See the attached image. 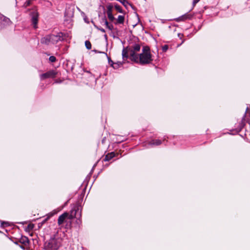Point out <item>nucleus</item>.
Returning <instances> with one entry per match:
<instances>
[{
    "instance_id": "obj_17",
    "label": "nucleus",
    "mask_w": 250,
    "mask_h": 250,
    "mask_svg": "<svg viewBox=\"0 0 250 250\" xmlns=\"http://www.w3.org/2000/svg\"><path fill=\"white\" fill-rule=\"evenodd\" d=\"M62 208H57L53 210L52 212L48 213V217L47 219H48L49 217H51L53 216L54 215L57 214L59 211H60Z\"/></svg>"
},
{
    "instance_id": "obj_18",
    "label": "nucleus",
    "mask_w": 250,
    "mask_h": 250,
    "mask_svg": "<svg viewBox=\"0 0 250 250\" xmlns=\"http://www.w3.org/2000/svg\"><path fill=\"white\" fill-rule=\"evenodd\" d=\"M127 52H128V50H127V49H126V48L123 49V50L122 51V56H123V59H127V58H128Z\"/></svg>"
},
{
    "instance_id": "obj_37",
    "label": "nucleus",
    "mask_w": 250,
    "mask_h": 250,
    "mask_svg": "<svg viewBox=\"0 0 250 250\" xmlns=\"http://www.w3.org/2000/svg\"><path fill=\"white\" fill-rule=\"evenodd\" d=\"M69 14L68 13V12H65L64 15L65 16H68Z\"/></svg>"
},
{
    "instance_id": "obj_35",
    "label": "nucleus",
    "mask_w": 250,
    "mask_h": 250,
    "mask_svg": "<svg viewBox=\"0 0 250 250\" xmlns=\"http://www.w3.org/2000/svg\"><path fill=\"white\" fill-rule=\"evenodd\" d=\"M76 223H77V224H81V221L80 219H78V220L76 221Z\"/></svg>"
},
{
    "instance_id": "obj_12",
    "label": "nucleus",
    "mask_w": 250,
    "mask_h": 250,
    "mask_svg": "<svg viewBox=\"0 0 250 250\" xmlns=\"http://www.w3.org/2000/svg\"><path fill=\"white\" fill-rule=\"evenodd\" d=\"M191 18V16L190 15L186 14L183 15L179 17V18L176 19V21H185L187 19H190Z\"/></svg>"
},
{
    "instance_id": "obj_33",
    "label": "nucleus",
    "mask_w": 250,
    "mask_h": 250,
    "mask_svg": "<svg viewBox=\"0 0 250 250\" xmlns=\"http://www.w3.org/2000/svg\"><path fill=\"white\" fill-rule=\"evenodd\" d=\"M200 0H193V5L194 6L197 2H199Z\"/></svg>"
},
{
    "instance_id": "obj_16",
    "label": "nucleus",
    "mask_w": 250,
    "mask_h": 250,
    "mask_svg": "<svg viewBox=\"0 0 250 250\" xmlns=\"http://www.w3.org/2000/svg\"><path fill=\"white\" fill-rule=\"evenodd\" d=\"M103 22L104 23V24L106 25V28H107L110 30H112L113 29V26L112 24H109L108 22L107 21L106 18L104 17L102 19Z\"/></svg>"
},
{
    "instance_id": "obj_42",
    "label": "nucleus",
    "mask_w": 250,
    "mask_h": 250,
    "mask_svg": "<svg viewBox=\"0 0 250 250\" xmlns=\"http://www.w3.org/2000/svg\"><path fill=\"white\" fill-rule=\"evenodd\" d=\"M72 16V14H69V16H70V17H71V16Z\"/></svg>"
},
{
    "instance_id": "obj_29",
    "label": "nucleus",
    "mask_w": 250,
    "mask_h": 250,
    "mask_svg": "<svg viewBox=\"0 0 250 250\" xmlns=\"http://www.w3.org/2000/svg\"><path fill=\"white\" fill-rule=\"evenodd\" d=\"M168 48V46L167 45H164L162 46V50L164 52H166Z\"/></svg>"
},
{
    "instance_id": "obj_1",
    "label": "nucleus",
    "mask_w": 250,
    "mask_h": 250,
    "mask_svg": "<svg viewBox=\"0 0 250 250\" xmlns=\"http://www.w3.org/2000/svg\"><path fill=\"white\" fill-rule=\"evenodd\" d=\"M62 240L55 236L51 237L45 241L43 245L44 250H58L61 246Z\"/></svg>"
},
{
    "instance_id": "obj_24",
    "label": "nucleus",
    "mask_w": 250,
    "mask_h": 250,
    "mask_svg": "<svg viewBox=\"0 0 250 250\" xmlns=\"http://www.w3.org/2000/svg\"><path fill=\"white\" fill-rule=\"evenodd\" d=\"M107 15L108 18L109 19V20L110 21H113L115 20V19L114 17L113 16L112 13H107Z\"/></svg>"
},
{
    "instance_id": "obj_26",
    "label": "nucleus",
    "mask_w": 250,
    "mask_h": 250,
    "mask_svg": "<svg viewBox=\"0 0 250 250\" xmlns=\"http://www.w3.org/2000/svg\"><path fill=\"white\" fill-rule=\"evenodd\" d=\"M49 61H50L51 62H55L56 61V58L55 57L53 56H51L49 58Z\"/></svg>"
},
{
    "instance_id": "obj_14",
    "label": "nucleus",
    "mask_w": 250,
    "mask_h": 250,
    "mask_svg": "<svg viewBox=\"0 0 250 250\" xmlns=\"http://www.w3.org/2000/svg\"><path fill=\"white\" fill-rule=\"evenodd\" d=\"M19 242L24 245H27L29 243V239L26 236H21Z\"/></svg>"
},
{
    "instance_id": "obj_20",
    "label": "nucleus",
    "mask_w": 250,
    "mask_h": 250,
    "mask_svg": "<svg viewBox=\"0 0 250 250\" xmlns=\"http://www.w3.org/2000/svg\"><path fill=\"white\" fill-rule=\"evenodd\" d=\"M107 13H112V9H113V5L111 4H108L107 6Z\"/></svg>"
},
{
    "instance_id": "obj_30",
    "label": "nucleus",
    "mask_w": 250,
    "mask_h": 250,
    "mask_svg": "<svg viewBox=\"0 0 250 250\" xmlns=\"http://www.w3.org/2000/svg\"><path fill=\"white\" fill-rule=\"evenodd\" d=\"M120 64H121V63L120 62H118V63H114V64L113 65V66H112L114 69H117Z\"/></svg>"
},
{
    "instance_id": "obj_9",
    "label": "nucleus",
    "mask_w": 250,
    "mask_h": 250,
    "mask_svg": "<svg viewBox=\"0 0 250 250\" xmlns=\"http://www.w3.org/2000/svg\"><path fill=\"white\" fill-rule=\"evenodd\" d=\"M56 73L54 70L48 71L46 73H43L41 75V79L44 80L49 78H54L55 77Z\"/></svg>"
},
{
    "instance_id": "obj_7",
    "label": "nucleus",
    "mask_w": 250,
    "mask_h": 250,
    "mask_svg": "<svg viewBox=\"0 0 250 250\" xmlns=\"http://www.w3.org/2000/svg\"><path fill=\"white\" fill-rule=\"evenodd\" d=\"M73 211H72V214L69 215V214L67 212H64L63 214L61 215L58 218V223L59 225H61L64 222L65 219L67 217H69L70 219H72L74 218V215L72 214Z\"/></svg>"
},
{
    "instance_id": "obj_28",
    "label": "nucleus",
    "mask_w": 250,
    "mask_h": 250,
    "mask_svg": "<svg viewBox=\"0 0 250 250\" xmlns=\"http://www.w3.org/2000/svg\"><path fill=\"white\" fill-rule=\"evenodd\" d=\"M30 4H31V1H30V0H26V1L24 2V4H23V6H24L25 7H27V6H29V5H30Z\"/></svg>"
},
{
    "instance_id": "obj_22",
    "label": "nucleus",
    "mask_w": 250,
    "mask_h": 250,
    "mask_svg": "<svg viewBox=\"0 0 250 250\" xmlns=\"http://www.w3.org/2000/svg\"><path fill=\"white\" fill-rule=\"evenodd\" d=\"M132 49L135 51L138 52L140 50L141 46L139 44H135Z\"/></svg>"
},
{
    "instance_id": "obj_5",
    "label": "nucleus",
    "mask_w": 250,
    "mask_h": 250,
    "mask_svg": "<svg viewBox=\"0 0 250 250\" xmlns=\"http://www.w3.org/2000/svg\"><path fill=\"white\" fill-rule=\"evenodd\" d=\"M30 16L32 23L35 28L37 27V25L38 22L39 13L36 8L32 9L30 12Z\"/></svg>"
},
{
    "instance_id": "obj_32",
    "label": "nucleus",
    "mask_w": 250,
    "mask_h": 250,
    "mask_svg": "<svg viewBox=\"0 0 250 250\" xmlns=\"http://www.w3.org/2000/svg\"><path fill=\"white\" fill-rule=\"evenodd\" d=\"M97 28L98 29H99V30H100L101 31H102V32H103V33H104L105 32V30L104 29H103V28L97 27Z\"/></svg>"
},
{
    "instance_id": "obj_10",
    "label": "nucleus",
    "mask_w": 250,
    "mask_h": 250,
    "mask_svg": "<svg viewBox=\"0 0 250 250\" xmlns=\"http://www.w3.org/2000/svg\"><path fill=\"white\" fill-rule=\"evenodd\" d=\"M162 143V141L159 139H153L148 142V146H158L161 145Z\"/></svg>"
},
{
    "instance_id": "obj_6",
    "label": "nucleus",
    "mask_w": 250,
    "mask_h": 250,
    "mask_svg": "<svg viewBox=\"0 0 250 250\" xmlns=\"http://www.w3.org/2000/svg\"><path fill=\"white\" fill-rule=\"evenodd\" d=\"M11 24L10 19L0 14V31L6 28Z\"/></svg>"
},
{
    "instance_id": "obj_31",
    "label": "nucleus",
    "mask_w": 250,
    "mask_h": 250,
    "mask_svg": "<svg viewBox=\"0 0 250 250\" xmlns=\"http://www.w3.org/2000/svg\"><path fill=\"white\" fill-rule=\"evenodd\" d=\"M92 51H93L96 53H104V54H105L106 56H107V54L104 52L99 51L97 50H92Z\"/></svg>"
},
{
    "instance_id": "obj_38",
    "label": "nucleus",
    "mask_w": 250,
    "mask_h": 250,
    "mask_svg": "<svg viewBox=\"0 0 250 250\" xmlns=\"http://www.w3.org/2000/svg\"><path fill=\"white\" fill-rule=\"evenodd\" d=\"M183 36L182 34H178V37L180 38H181V37Z\"/></svg>"
},
{
    "instance_id": "obj_8",
    "label": "nucleus",
    "mask_w": 250,
    "mask_h": 250,
    "mask_svg": "<svg viewBox=\"0 0 250 250\" xmlns=\"http://www.w3.org/2000/svg\"><path fill=\"white\" fill-rule=\"evenodd\" d=\"M128 52H129L130 56L131 58V60L138 63V55L135 53V51L130 47H127Z\"/></svg>"
},
{
    "instance_id": "obj_36",
    "label": "nucleus",
    "mask_w": 250,
    "mask_h": 250,
    "mask_svg": "<svg viewBox=\"0 0 250 250\" xmlns=\"http://www.w3.org/2000/svg\"><path fill=\"white\" fill-rule=\"evenodd\" d=\"M167 138H168V137L167 136H165L163 138V141H164L166 140L167 139Z\"/></svg>"
},
{
    "instance_id": "obj_40",
    "label": "nucleus",
    "mask_w": 250,
    "mask_h": 250,
    "mask_svg": "<svg viewBox=\"0 0 250 250\" xmlns=\"http://www.w3.org/2000/svg\"><path fill=\"white\" fill-rule=\"evenodd\" d=\"M240 135L242 137H243V138H244V136H243V135H242V134H240Z\"/></svg>"
},
{
    "instance_id": "obj_23",
    "label": "nucleus",
    "mask_w": 250,
    "mask_h": 250,
    "mask_svg": "<svg viewBox=\"0 0 250 250\" xmlns=\"http://www.w3.org/2000/svg\"><path fill=\"white\" fill-rule=\"evenodd\" d=\"M85 45L87 49H90L91 48V44L89 41H86L85 42Z\"/></svg>"
},
{
    "instance_id": "obj_2",
    "label": "nucleus",
    "mask_w": 250,
    "mask_h": 250,
    "mask_svg": "<svg viewBox=\"0 0 250 250\" xmlns=\"http://www.w3.org/2000/svg\"><path fill=\"white\" fill-rule=\"evenodd\" d=\"M138 58V63L142 65L150 63L153 60L151 53H142L139 54Z\"/></svg>"
},
{
    "instance_id": "obj_4",
    "label": "nucleus",
    "mask_w": 250,
    "mask_h": 250,
    "mask_svg": "<svg viewBox=\"0 0 250 250\" xmlns=\"http://www.w3.org/2000/svg\"><path fill=\"white\" fill-rule=\"evenodd\" d=\"M250 109L248 107L246 110L245 115L243 116L241 122L239 124L237 128H236L235 129H234L233 130H230V131H234L235 133H230L229 134H237L242 130V129L244 128V127L245 125V120H246V118L247 117L246 114L248 112L250 113Z\"/></svg>"
},
{
    "instance_id": "obj_21",
    "label": "nucleus",
    "mask_w": 250,
    "mask_h": 250,
    "mask_svg": "<svg viewBox=\"0 0 250 250\" xmlns=\"http://www.w3.org/2000/svg\"><path fill=\"white\" fill-rule=\"evenodd\" d=\"M114 7H115V8L116 9V10L118 12H119V13H123V10L122 7L120 5L116 4L114 5Z\"/></svg>"
},
{
    "instance_id": "obj_25",
    "label": "nucleus",
    "mask_w": 250,
    "mask_h": 250,
    "mask_svg": "<svg viewBox=\"0 0 250 250\" xmlns=\"http://www.w3.org/2000/svg\"><path fill=\"white\" fill-rule=\"evenodd\" d=\"M119 1L122 3L125 7H126L127 4H128V1L126 0H120Z\"/></svg>"
},
{
    "instance_id": "obj_11",
    "label": "nucleus",
    "mask_w": 250,
    "mask_h": 250,
    "mask_svg": "<svg viewBox=\"0 0 250 250\" xmlns=\"http://www.w3.org/2000/svg\"><path fill=\"white\" fill-rule=\"evenodd\" d=\"M41 42L42 44H45L48 45L50 43H51V39H50V35H48L46 36L45 37H44L42 38L41 40Z\"/></svg>"
},
{
    "instance_id": "obj_19",
    "label": "nucleus",
    "mask_w": 250,
    "mask_h": 250,
    "mask_svg": "<svg viewBox=\"0 0 250 250\" xmlns=\"http://www.w3.org/2000/svg\"><path fill=\"white\" fill-rule=\"evenodd\" d=\"M142 53H150V48L147 46H144L142 50Z\"/></svg>"
},
{
    "instance_id": "obj_13",
    "label": "nucleus",
    "mask_w": 250,
    "mask_h": 250,
    "mask_svg": "<svg viewBox=\"0 0 250 250\" xmlns=\"http://www.w3.org/2000/svg\"><path fill=\"white\" fill-rule=\"evenodd\" d=\"M115 156V153L114 152L109 153L107 155H105L104 160V161H109L111 159L114 158Z\"/></svg>"
},
{
    "instance_id": "obj_43",
    "label": "nucleus",
    "mask_w": 250,
    "mask_h": 250,
    "mask_svg": "<svg viewBox=\"0 0 250 250\" xmlns=\"http://www.w3.org/2000/svg\"><path fill=\"white\" fill-rule=\"evenodd\" d=\"M76 211L75 210V214H74V215H76Z\"/></svg>"
},
{
    "instance_id": "obj_41",
    "label": "nucleus",
    "mask_w": 250,
    "mask_h": 250,
    "mask_svg": "<svg viewBox=\"0 0 250 250\" xmlns=\"http://www.w3.org/2000/svg\"><path fill=\"white\" fill-rule=\"evenodd\" d=\"M21 248L22 249H24V247L23 246H21Z\"/></svg>"
},
{
    "instance_id": "obj_3",
    "label": "nucleus",
    "mask_w": 250,
    "mask_h": 250,
    "mask_svg": "<svg viewBox=\"0 0 250 250\" xmlns=\"http://www.w3.org/2000/svg\"><path fill=\"white\" fill-rule=\"evenodd\" d=\"M65 37V35L62 32H59L57 35L51 34V42L52 44H56L59 41L64 40Z\"/></svg>"
},
{
    "instance_id": "obj_34",
    "label": "nucleus",
    "mask_w": 250,
    "mask_h": 250,
    "mask_svg": "<svg viewBox=\"0 0 250 250\" xmlns=\"http://www.w3.org/2000/svg\"><path fill=\"white\" fill-rule=\"evenodd\" d=\"M8 224V222H3L2 223H1V225L2 226H4V225H5V226H7V225Z\"/></svg>"
},
{
    "instance_id": "obj_27",
    "label": "nucleus",
    "mask_w": 250,
    "mask_h": 250,
    "mask_svg": "<svg viewBox=\"0 0 250 250\" xmlns=\"http://www.w3.org/2000/svg\"><path fill=\"white\" fill-rule=\"evenodd\" d=\"M106 56L107 57V59H108V61L109 64L111 66H113V65L114 64V62L111 60V59H110V57H108L107 55Z\"/></svg>"
},
{
    "instance_id": "obj_39",
    "label": "nucleus",
    "mask_w": 250,
    "mask_h": 250,
    "mask_svg": "<svg viewBox=\"0 0 250 250\" xmlns=\"http://www.w3.org/2000/svg\"><path fill=\"white\" fill-rule=\"evenodd\" d=\"M84 21H85L86 22H87V23H88V22H89L88 21H87V20H86V19H85V18H84Z\"/></svg>"
},
{
    "instance_id": "obj_15",
    "label": "nucleus",
    "mask_w": 250,
    "mask_h": 250,
    "mask_svg": "<svg viewBox=\"0 0 250 250\" xmlns=\"http://www.w3.org/2000/svg\"><path fill=\"white\" fill-rule=\"evenodd\" d=\"M125 21V16L119 15L117 21L115 22V24H123Z\"/></svg>"
}]
</instances>
